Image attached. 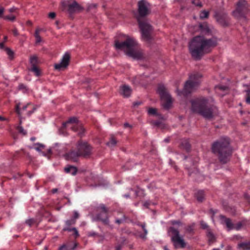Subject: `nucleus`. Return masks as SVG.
<instances>
[{
	"mask_svg": "<svg viewBox=\"0 0 250 250\" xmlns=\"http://www.w3.org/2000/svg\"><path fill=\"white\" fill-rule=\"evenodd\" d=\"M70 60V54L68 52H66L62 56L61 61L60 63L55 64V69L60 70L62 68H65L69 64Z\"/></svg>",
	"mask_w": 250,
	"mask_h": 250,
	"instance_id": "2eb2a0df",
	"label": "nucleus"
},
{
	"mask_svg": "<svg viewBox=\"0 0 250 250\" xmlns=\"http://www.w3.org/2000/svg\"><path fill=\"white\" fill-rule=\"evenodd\" d=\"M192 3L197 6H199V7H201L202 6V3L199 0H193L192 1Z\"/></svg>",
	"mask_w": 250,
	"mask_h": 250,
	"instance_id": "49530a36",
	"label": "nucleus"
},
{
	"mask_svg": "<svg viewBox=\"0 0 250 250\" xmlns=\"http://www.w3.org/2000/svg\"><path fill=\"white\" fill-rule=\"evenodd\" d=\"M191 109L194 112L203 115V98H196L191 101Z\"/></svg>",
	"mask_w": 250,
	"mask_h": 250,
	"instance_id": "4468645a",
	"label": "nucleus"
},
{
	"mask_svg": "<svg viewBox=\"0 0 250 250\" xmlns=\"http://www.w3.org/2000/svg\"><path fill=\"white\" fill-rule=\"evenodd\" d=\"M164 141L166 143H168L169 141V138H166L165 139Z\"/></svg>",
	"mask_w": 250,
	"mask_h": 250,
	"instance_id": "0e129e2a",
	"label": "nucleus"
},
{
	"mask_svg": "<svg viewBox=\"0 0 250 250\" xmlns=\"http://www.w3.org/2000/svg\"><path fill=\"white\" fill-rule=\"evenodd\" d=\"M243 86L248 87L245 90V92L246 93V102L247 104H250V85L243 84Z\"/></svg>",
	"mask_w": 250,
	"mask_h": 250,
	"instance_id": "473e14b6",
	"label": "nucleus"
},
{
	"mask_svg": "<svg viewBox=\"0 0 250 250\" xmlns=\"http://www.w3.org/2000/svg\"><path fill=\"white\" fill-rule=\"evenodd\" d=\"M219 218L221 223L225 225L229 230L233 229L234 225L229 218H226L225 216L222 215L219 216Z\"/></svg>",
	"mask_w": 250,
	"mask_h": 250,
	"instance_id": "aec40b11",
	"label": "nucleus"
},
{
	"mask_svg": "<svg viewBox=\"0 0 250 250\" xmlns=\"http://www.w3.org/2000/svg\"><path fill=\"white\" fill-rule=\"evenodd\" d=\"M33 148L37 151L40 152L45 148V146L42 144L36 143L33 145Z\"/></svg>",
	"mask_w": 250,
	"mask_h": 250,
	"instance_id": "58836bf2",
	"label": "nucleus"
},
{
	"mask_svg": "<svg viewBox=\"0 0 250 250\" xmlns=\"http://www.w3.org/2000/svg\"><path fill=\"white\" fill-rule=\"evenodd\" d=\"M169 232L171 233L172 241L177 238L180 237L179 232L178 229L173 227H170Z\"/></svg>",
	"mask_w": 250,
	"mask_h": 250,
	"instance_id": "c85d7f7f",
	"label": "nucleus"
},
{
	"mask_svg": "<svg viewBox=\"0 0 250 250\" xmlns=\"http://www.w3.org/2000/svg\"><path fill=\"white\" fill-rule=\"evenodd\" d=\"M66 128H70L74 132H77L78 135L81 138L84 135L85 129L83 128L82 124L79 122L76 117H71L66 122L63 123L62 129Z\"/></svg>",
	"mask_w": 250,
	"mask_h": 250,
	"instance_id": "39448f33",
	"label": "nucleus"
},
{
	"mask_svg": "<svg viewBox=\"0 0 250 250\" xmlns=\"http://www.w3.org/2000/svg\"><path fill=\"white\" fill-rule=\"evenodd\" d=\"M188 47H203V35L196 36L189 43Z\"/></svg>",
	"mask_w": 250,
	"mask_h": 250,
	"instance_id": "f3484780",
	"label": "nucleus"
},
{
	"mask_svg": "<svg viewBox=\"0 0 250 250\" xmlns=\"http://www.w3.org/2000/svg\"><path fill=\"white\" fill-rule=\"evenodd\" d=\"M30 103H29L27 104L23 105L21 108V110L24 111L26 109L27 107L30 105ZM15 112L19 116L21 115V109L20 108V104L18 103L16 104L15 106Z\"/></svg>",
	"mask_w": 250,
	"mask_h": 250,
	"instance_id": "7c9ffc66",
	"label": "nucleus"
},
{
	"mask_svg": "<svg viewBox=\"0 0 250 250\" xmlns=\"http://www.w3.org/2000/svg\"><path fill=\"white\" fill-rule=\"evenodd\" d=\"M17 10V9L15 8V7H13V8H10L8 11L9 12H11V13H12V12H16Z\"/></svg>",
	"mask_w": 250,
	"mask_h": 250,
	"instance_id": "6e6d98bb",
	"label": "nucleus"
},
{
	"mask_svg": "<svg viewBox=\"0 0 250 250\" xmlns=\"http://www.w3.org/2000/svg\"><path fill=\"white\" fill-rule=\"evenodd\" d=\"M209 15V13L208 11H204V19L208 18Z\"/></svg>",
	"mask_w": 250,
	"mask_h": 250,
	"instance_id": "bf43d9fd",
	"label": "nucleus"
},
{
	"mask_svg": "<svg viewBox=\"0 0 250 250\" xmlns=\"http://www.w3.org/2000/svg\"><path fill=\"white\" fill-rule=\"evenodd\" d=\"M216 92L221 96H223L228 92L229 87L227 85H218L215 87Z\"/></svg>",
	"mask_w": 250,
	"mask_h": 250,
	"instance_id": "4be33fe9",
	"label": "nucleus"
},
{
	"mask_svg": "<svg viewBox=\"0 0 250 250\" xmlns=\"http://www.w3.org/2000/svg\"><path fill=\"white\" fill-rule=\"evenodd\" d=\"M57 191H58V189H57V188H53V189L52 190V193H56Z\"/></svg>",
	"mask_w": 250,
	"mask_h": 250,
	"instance_id": "e2e57ef3",
	"label": "nucleus"
},
{
	"mask_svg": "<svg viewBox=\"0 0 250 250\" xmlns=\"http://www.w3.org/2000/svg\"><path fill=\"white\" fill-rule=\"evenodd\" d=\"M42 30L40 28H37L34 34V36L35 38V44L36 45H41V42H42V39L40 36V32Z\"/></svg>",
	"mask_w": 250,
	"mask_h": 250,
	"instance_id": "bb28decb",
	"label": "nucleus"
},
{
	"mask_svg": "<svg viewBox=\"0 0 250 250\" xmlns=\"http://www.w3.org/2000/svg\"><path fill=\"white\" fill-rule=\"evenodd\" d=\"M218 114V109L212 98H204V118L208 120L213 119Z\"/></svg>",
	"mask_w": 250,
	"mask_h": 250,
	"instance_id": "423d86ee",
	"label": "nucleus"
},
{
	"mask_svg": "<svg viewBox=\"0 0 250 250\" xmlns=\"http://www.w3.org/2000/svg\"><path fill=\"white\" fill-rule=\"evenodd\" d=\"M19 89H25L26 87H25V86L23 84H20L19 86Z\"/></svg>",
	"mask_w": 250,
	"mask_h": 250,
	"instance_id": "052dcab7",
	"label": "nucleus"
},
{
	"mask_svg": "<svg viewBox=\"0 0 250 250\" xmlns=\"http://www.w3.org/2000/svg\"><path fill=\"white\" fill-rule=\"evenodd\" d=\"M199 27L201 30L203 29V25L202 23H200L199 25Z\"/></svg>",
	"mask_w": 250,
	"mask_h": 250,
	"instance_id": "69168bd1",
	"label": "nucleus"
},
{
	"mask_svg": "<svg viewBox=\"0 0 250 250\" xmlns=\"http://www.w3.org/2000/svg\"><path fill=\"white\" fill-rule=\"evenodd\" d=\"M125 220V216H124L123 219H116L115 222L118 224H120L123 223V221Z\"/></svg>",
	"mask_w": 250,
	"mask_h": 250,
	"instance_id": "603ef678",
	"label": "nucleus"
},
{
	"mask_svg": "<svg viewBox=\"0 0 250 250\" xmlns=\"http://www.w3.org/2000/svg\"><path fill=\"white\" fill-rule=\"evenodd\" d=\"M202 74L199 73L191 75L189 76V80L185 83L183 89L177 90V94L179 96L187 97L197 88L200 83L199 79L202 78Z\"/></svg>",
	"mask_w": 250,
	"mask_h": 250,
	"instance_id": "20e7f679",
	"label": "nucleus"
},
{
	"mask_svg": "<svg viewBox=\"0 0 250 250\" xmlns=\"http://www.w3.org/2000/svg\"><path fill=\"white\" fill-rule=\"evenodd\" d=\"M122 50L127 56L133 59L140 60L144 58V54L138 48H117Z\"/></svg>",
	"mask_w": 250,
	"mask_h": 250,
	"instance_id": "9d476101",
	"label": "nucleus"
},
{
	"mask_svg": "<svg viewBox=\"0 0 250 250\" xmlns=\"http://www.w3.org/2000/svg\"><path fill=\"white\" fill-rule=\"evenodd\" d=\"M4 49V51L6 52L7 55L9 57V58L11 60H12L14 58L15 53L10 48H3Z\"/></svg>",
	"mask_w": 250,
	"mask_h": 250,
	"instance_id": "c9c22d12",
	"label": "nucleus"
},
{
	"mask_svg": "<svg viewBox=\"0 0 250 250\" xmlns=\"http://www.w3.org/2000/svg\"><path fill=\"white\" fill-rule=\"evenodd\" d=\"M30 70L34 73L36 76H39L41 75L40 70L37 67V66H31Z\"/></svg>",
	"mask_w": 250,
	"mask_h": 250,
	"instance_id": "ea45409f",
	"label": "nucleus"
},
{
	"mask_svg": "<svg viewBox=\"0 0 250 250\" xmlns=\"http://www.w3.org/2000/svg\"><path fill=\"white\" fill-rule=\"evenodd\" d=\"M125 127H131V125L128 123H125L124 124Z\"/></svg>",
	"mask_w": 250,
	"mask_h": 250,
	"instance_id": "680f3d73",
	"label": "nucleus"
},
{
	"mask_svg": "<svg viewBox=\"0 0 250 250\" xmlns=\"http://www.w3.org/2000/svg\"><path fill=\"white\" fill-rule=\"evenodd\" d=\"M204 36L212 35L215 32L213 26L207 23L204 22Z\"/></svg>",
	"mask_w": 250,
	"mask_h": 250,
	"instance_id": "b1692460",
	"label": "nucleus"
},
{
	"mask_svg": "<svg viewBox=\"0 0 250 250\" xmlns=\"http://www.w3.org/2000/svg\"><path fill=\"white\" fill-rule=\"evenodd\" d=\"M75 223L76 220H75V219L71 218L70 220H67L65 222V224L67 226V227H69L70 226L75 224Z\"/></svg>",
	"mask_w": 250,
	"mask_h": 250,
	"instance_id": "a18cd8bd",
	"label": "nucleus"
},
{
	"mask_svg": "<svg viewBox=\"0 0 250 250\" xmlns=\"http://www.w3.org/2000/svg\"><path fill=\"white\" fill-rule=\"evenodd\" d=\"M217 22L223 26H227L229 24V18L227 14L224 11H216L214 15Z\"/></svg>",
	"mask_w": 250,
	"mask_h": 250,
	"instance_id": "f8f14e48",
	"label": "nucleus"
},
{
	"mask_svg": "<svg viewBox=\"0 0 250 250\" xmlns=\"http://www.w3.org/2000/svg\"><path fill=\"white\" fill-rule=\"evenodd\" d=\"M148 114L149 115H153L157 116L158 117L159 119H163V116L157 112V110L156 108L152 107L149 108L148 109Z\"/></svg>",
	"mask_w": 250,
	"mask_h": 250,
	"instance_id": "2f4dec72",
	"label": "nucleus"
},
{
	"mask_svg": "<svg viewBox=\"0 0 250 250\" xmlns=\"http://www.w3.org/2000/svg\"><path fill=\"white\" fill-rule=\"evenodd\" d=\"M207 229L206 235L209 245H212L216 241V237L211 230L208 228V225L204 223V229Z\"/></svg>",
	"mask_w": 250,
	"mask_h": 250,
	"instance_id": "6ab92c4d",
	"label": "nucleus"
},
{
	"mask_svg": "<svg viewBox=\"0 0 250 250\" xmlns=\"http://www.w3.org/2000/svg\"><path fill=\"white\" fill-rule=\"evenodd\" d=\"M39 62V61L38 60V57L34 55L30 57V63L31 64V66H37Z\"/></svg>",
	"mask_w": 250,
	"mask_h": 250,
	"instance_id": "f704fd0d",
	"label": "nucleus"
},
{
	"mask_svg": "<svg viewBox=\"0 0 250 250\" xmlns=\"http://www.w3.org/2000/svg\"><path fill=\"white\" fill-rule=\"evenodd\" d=\"M195 196L197 198V200L199 202H202L203 200V191L198 190L195 193Z\"/></svg>",
	"mask_w": 250,
	"mask_h": 250,
	"instance_id": "4c0bfd02",
	"label": "nucleus"
},
{
	"mask_svg": "<svg viewBox=\"0 0 250 250\" xmlns=\"http://www.w3.org/2000/svg\"><path fill=\"white\" fill-rule=\"evenodd\" d=\"M194 225L188 226L186 228V232L190 234L193 233Z\"/></svg>",
	"mask_w": 250,
	"mask_h": 250,
	"instance_id": "37998d69",
	"label": "nucleus"
},
{
	"mask_svg": "<svg viewBox=\"0 0 250 250\" xmlns=\"http://www.w3.org/2000/svg\"><path fill=\"white\" fill-rule=\"evenodd\" d=\"M48 16L50 19H53L56 17V13L54 12H51L49 14Z\"/></svg>",
	"mask_w": 250,
	"mask_h": 250,
	"instance_id": "3c124183",
	"label": "nucleus"
},
{
	"mask_svg": "<svg viewBox=\"0 0 250 250\" xmlns=\"http://www.w3.org/2000/svg\"><path fill=\"white\" fill-rule=\"evenodd\" d=\"M17 129L19 132H20L24 135L26 134V131L24 130L23 127L21 126H18L17 127Z\"/></svg>",
	"mask_w": 250,
	"mask_h": 250,
	"instance_id": "8fccbe9b",
	"label": "nucleus"
},
{
	"mask_svg": "<svg viewBox=\"0 0 250 250\" xmlns=\"http://www.w3.org/2000/svg\"><path fill=\"white\" fill-rule=\"evenodd\" d=\"M64 171L66 173H69L72 175H75L77 173L78 169L75 167L68 166L64 168Z\"/></svg>",
	"mask_w": 250,
	"mask_h": 250,
	"instance_id": "cd10ccee",
	"label": "nucleus"
},
{
	"mask_svg": "<svg viewBox=\"0 0 250 250\" xmlns=\"http://www.w3.org/2000/svg\"><path fill=\"white\" fill-rule=\"evenodd\" d=\"M144 206H146V207H148L149 206V204L147 202H146L144 204Z\"/></svg>",
	"mask_w": 250,
	"mask_h": 250,
	"instance_id": "338daca9",
	"label": "nucleus"
},
{
	"mask_svg": "<svg viewBox=\"0 0 250 250\" xmlns=\"http://www.w3.org/2000/svg\"><path fill=\"white\" fill-rule=\"evenodd\" d=\"M151 123L152 125L160 128H164V124L162 122L161 120H152L151 122Z\"/></svg>",
	"mask_w": 250,
	"mask_h": 250,
	"instance_id": "e433bc0d",
	"label": "nucleus"
},
{
	"mask_svg": "<svg viewBox=\"0 0 250 250\" xmlns=\"http://www.w3.org/2000/svg\"><path fill=\"white\" fill-rule=\"evenodd\" d=\"M79 246V244L76 240L69 239L61 246L58 250H76Z\"/></svg>",
	"mask_w": 250,
	"mask_h": 250,
	"instance_id": "dca6fc26",
	"label": "nucleus"
},
{
	"mask_svg": "<svg viewBox=\"0 0 250 250\" xmlns=\"http://www.w3.org/2000/svg\"><path fill=\"white\" fill-rule=\"evenodd\" d=\"M139 16L137 21L142 33V37L144 40L149 41L152 38V28L146 21L142 18L149 14V10L147 7V2L142 0L138 2Z\"/></svg>",
	"mask_w": 250,
	"mask_h": 250,
	"instance_id": "f03ea898",
	"label": "nucleus"
},
{
	"mask_svg": "<svg viewBox=\"0 0 250 250\" xmlns=\"http://www.w3.org/2000/svg\"><path fill=\"white\" fill-rule=\"evenodd\" d=\"M180 147L187 151H188L190 148V145L188 139H182L181 141Z\"/></svg>",
	"mask_w": 250,
	"mask_h": 250,
	"instance_id": "a878e982",
	"label": "nucleus"
},
{
	"mask_svg": "<svg viewBox=\"0 0 250 250\" xmlns=\"http://www.w3.org/2000/svg\"><path fill=\"white\" fill-rule=\"evenodd\" d=\"M12 33L14 36H17L18 35V32L16 29H13Z\"/></svg>",
	"mask_w": 250,
	"mask_h": 250,
	"instance_id": "864d4df0",
	"label": "nucleus"
},
{
	"mask_svg": "<svg viewBox=\"0 0 250 250\" xmlns=\"http://www.w3.org/2000/svg\"><path fill=\"white\" fill-rule=\"evenodd\" d=\"M238 248H242L244 250H250V242H242L238 245Z\"/></svg>",
	"mask_w": 250,
	"mask_h": 250,
	"instance_id": "72a5a7b5",
	"label": "nucleus"
},
{
	"mask_svg": "<svg viewBox=\"0 0 250 250\" xmlns=\"http://www.w3.org/2000/svg\"><path fill=\"white\" fill-rule=\"evenodd\" d=\"M204 47H211L217 45V39L213 37L211 39H206L204 37Z\"/></svg>",
	"mask_w": 250,
	"mask_h": 250,
	"instance_id": "5701e85b",
	"label": "nucleus"
},
{
	"mask_svg": "<svg viewBox=\"0 0 250 250\" xmlns=\"http://www.w3.org/2000/svg\"><path fill=\"white\" fill-rule=\"evenodd\" d=\"M140 226L142 227V229H143V231L144 232V234H141L140 235V237L141 238L144 239V238H146V236L147 234V230L146 229V224L145 223H142V224H140Z\"/></svg>",
	"mask_w": 250,
	"mask_h": 250,
	"instance_id": "79ce46f5",
	"label": "nucleus"
},
{
	"mask_svg": "<svg viewBox=\"0 0 250 250\" xmlns=\"http://www.w3.org/2000/svg\"><path fill=\"white\" fill-rule=\"evenodd\" d=\"M242 226V223L241 222H239L237 224H236L234 226L233 229L238 230L241 229Z\"/></svg>",
	"mask_w": 250,
	"mask_h": 250,
	"instance_id": "09e8293b",
	"label": "nucleus"
},
{
	"mask_svg": "<svg viewBox=\"0 0 250 250\" xmlns=\"http://www.w3.org/2000/svg\"><path fill=\"white\" fill-rule=\"evenodd\" d=\"M35 223V220L33 219H30L26 221V223L29 226H31Z\"/></svg>",
	"mask_w": 250,
	"mask_h": 250,
	"instance_id": "de8ad7c7",
	"label": "nucleus"
},
{
	"mask_svg": "<svg viewBox=\"0 0 250 250\" xmlns=\"http://www.w3.org/2000/svg\"><path fill=\"white\" fill-rule=\"evenodd\" d=\"M79 213L77 212H75L74 214L73 217L72 218V219H75V220L79 218Z\"/></svg>",
	"mask_w": 250,
	"mask_h": 250,
	"instance_id": "5fc2aeb1",
	"label": "nucleus"
},
{
	"mask_svg": "<svg viewBox=\"0 0 250 250\" xmlns=\"http://www.w3.org/2000/svg\"><path fill=\"white\" fill-rule=\"evenodd\" d=\"M4 19L5 20H9L11 21H13L16 19V15H7L4 17Z\"/></svg>",
	"mask_w": 250,
	"mask_h": 250,
	"instance_id": "c03bdc74",
	"label": "nucleus"
},
{
	"mask_svg": "<svg viewBox=\"0 0 250 250\" xmlns=\"http://www.w3.org/2000/svg\"><path fill=\"white\" fill-rule=\"evenodd\" d=\"M211 150L223 164L229 161L232 153L229 139L228 137H222L215 141L212 145Z\"/></svg>",
	"mask_w": 250,
	"mask_h": 250,
	"instance_id": "f257e3e1",
	"label": "nucleus"
},
{
	"mask_svg": "<svg viewBox=\"0 0 250 250\" xmlns=\"http://www.w3.org/2000/svg\"><path fill=\"white\" fill-rule=\"evenodd\" d=\"M63 230L72 232V235L75 239H76L79 236V232L75 228H71L70 227H65L63 228Z\"/></svg>",
	"mask_w": 250,
	"mask_h": 250,
	"instance_id": "c756f323",
	"label": "nucleus"
},
{
	"mask_svg": "<svg viewBox=\"0 0 250 250\" xmlns=\"http://www.w3.org/2000/svg\"><path fill=\"white\" fill-rule=\"evenodd\" d=\"M99 212L96 217L97 220L101 221L103 224L107 225L109 223L108 218V209L103 204L100 205L97 208Z\"/></svg>",
	"mask_w": 250,
	"mask_h": 250,
	"instance_id": "9b49d317",
	"label": "nucleus"
},
{
	"mask_svg": "<svg viewBox=\"0 0 250 250\" xmlns=\"http://www.w3.org/2000/svg\"><path fill=\"white\" fill-rule=\"evenodd\" d=\"M62 5L63 10H67L70 14L79 12L81 10V6L76 1L70 3L68 1H63L62 2Z\"/></svg>",
	"mask_w": 250,
	"mask_h": 250,
	"instance_id": "ddd939ff",
	"label": "nucleus"
},
{
	"mask_svg": "<svg viewBox=\"0 0 250 250\" xmlns=\"http://www.w3.org/2000/svg\"><path fill=\"white\" fill-rule=\"evenodd\" d=\"M157 91L162 101L163 107L166 109L170 108L171 107L173 100L167 88L164 85L160 84L158 86Z\"/></svg>",
	"mask_w": 250,
	"mask_h": 250,
	"instance_id": "6e6552de",
	"label": "nucleus"
},
{
	"mask_svg": "<svg viewBox=\"0 0 250 250\" xmlns=\"http://www.w3.org/2000/svg\"><path fill=\"white\" fill-rule=\"evenodd\" d=\"M175 248H178L180 247L181 248H184L186 246V243L184 240L180 237L174 239L172 241Z\"/></svg>",
	"mask_w": 250,
	"mask_h": 250,
	"instance_id": "393cba45",
	"label": "nucleus"
},
{
	"mask_svg": "<svg viewBox=\"0 0 250 250\" xmlns=\"http://www.w3.org/2000/svg\"><path fill=\"white\" fill-rule=\"evenodd\" d=\"M190 52L191 54L192 58L196 60H198L201 58L202 55L203 53V48H189Z\"/></svg>",
	"mask_w": 250,
	"mask_h": 250,
	"instance_id": "a211bd4d",
	"label": "nucleus"
},
{
	"mask_svg": "<svg viewBox=\"0 0 250 250\" xmlns=\"http://www.w3.org/2000/svg\"><path fill=\"white\" fill-rule=\"evenodd\" d=\"M91 154V147L85 142L81 140L79 141L75 148H72L69 152L66 153L68 159L73 162H76L80 157H88Z\"/></svg>",
	"mask_w": 250,
	"mask_h": 250,
	"instance_id": "7ed1b4c3",
	"label": "nucleus"
},
{
	"mask_svg": "<svg viewBox=\"0 0 250 250\" xmlns=\"http://www.w3.org/2000/svg\"><path fill=\"white\" fill-rule=\"evenodd\" d=\"M122 247V244H119L116 246V250H121Z\"/></svg>",
	"mask_w": 250,
	"mask_h": 250,
	"instance_id": "13d9d810",
	"label": "nucleus"
},
{
	"mask_svg": "<svg viewBox=\"0 0 250 250\" xmlns=\"http://www.w3.org/2000/svg\"><path fill=\"white\" fill-rule=\"evenodd\" d=\"M117 141L113 137H111L109 142L107 143V145L110 147H113L116 145Z\"/></svg>",
	"mask_w": 250,
	"mask_h": 250,
	"instance_id": "a19ab883",
	"label": "nucleus"
},
{
	"mask_svg": "<svg viewBox=\"0 0 250 250\" xmlns=\"http://www.w3.org/2000/svg\"><path fill=\"white\" fill-rule=\"evenodd\" d=\"M137 42L133 38L125 35L120 34L114 41V47H136Z\"/></svg>",
	"mask_w": 250,
	"mask_h": 250,
	"instance_id": "0eeeda50",
	"label": "nucleus"
},
{
	"mask_svg": "<svg viewBox=\"0 0 250 250\" xmlns=\"http://www.w3.org/2000/svg\"><path fill=\"white\" fill-rule=\"evenodd\" d=\"M4 9L3 7H0V17H1V16L3 15L4 13Z\"/></svg>",
	"mask_w": 250,
	"mask_h": 250,
	"instance_id": "4d7b16f0",
	"label": "nucleus"
},
{
	"mask_svg": "<svg viewBox=\"0 0 250 250\" xmlns=\"http://www.w3.org/2000/svg\"><path fill=\"white\" fill-rule=\"evenodd\" d=\"M133 104L134 106L139 105L140 104V103H134Z\"/></svg>",
	"mask_w": 250,
	"mask_h": 250,
	"instance_id": "774afa93",
	"label": "nucleus"
},
{
	"mask_svg": "<svg viewBox=\"0 0 250 250\" xmlns=\"http://www.w3.org/2000/svg\"><path fill=\"white\" fill-rule=\"evenodd\" d=\"M120 94L125 98L129 97L132 92V89L128 85L124 84L120 86Z\"/></svg>",
	"mask_w": 250,
	"mask_h": 250,
	"instance_id": "412c9836",
	"label": "nucleus"
},
{
	"mask_svg": "<svg viewBox=\"0 0 250 250\" xmlns=\"http://www.w3.org/2000/svg\"><path fill=\"white\" fill-rule=\"evenodd\" d=\"M249 12L247 2L245 0H240L237 3L236 10L233 12L232 14L237 19H245L246 15Z\"/></svg>",
	"mask_w": 250,
	"mask_h": 250,
	"instance_id": "1a4fd4ad",
	"label": "nucleus"
}]
</instances>
